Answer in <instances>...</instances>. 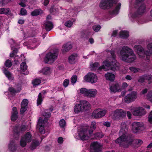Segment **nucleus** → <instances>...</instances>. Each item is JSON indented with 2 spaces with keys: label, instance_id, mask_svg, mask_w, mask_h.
Masks as SVG:
<instances>
[{
  "label": "nucleus",
  "instance_id": "59",
  "mask_svg": "<svg viewBox=\"0 0 152 152\" xmlns=\"http://www.w3.org/2000/svg\"><path fill=\"white\" fill-rule=\"evenodd\" d=\"M104 125L107 127H109L110 126V124L109 122H106L104 123Z\"/></svg>",
  "mask_w": 152,
  "mask_h": 152
},
{
  "label": "nucleus",
  "instance_id": "53",
  "mask_svg": "<svg viewBox=\"0 0 152 152\" xmlns=\"http://www.w3.org/2000/svg\"><path fill=\"white\" fill-rule=\"evenodd\" d=\"M5 64L6 66L10 67L12 65V62L10 60H7L6 61Z\"/></svg>",
  "mask_w": 152,
  "mask_h": 152
},
{
  "label": "nucleus",
  "instance_id": "26",
  "mask_svg": "<svg viewBox=\"0 0 152 152\" xmlns=\"http://www.w3.org/2000/svg\"><path fill=\"white\" fill-rule=\"evenodd\" d=\"M147 48L148 51L147 50L145 52V56L147 60H149L150 56H152V43H151L148 44L147 45Z\"/></svg>",
  "mask_w": 152,
  "mask_h": 152
},
{
  "label": "nucleus",
  "instance_id": "24",
  "mask_svg": "<svg viewBox=\"0 0 152 152\" xmlns=\"http://www.w3.org/2000/svg\"><path fill=\"white\" fill-rule=\"evenodd\" d=\"M111 92H119L121 91V87L118 83H116L113 84L110 88Z\"/></svg>",
  "mask_w": 152,
  "mask_h": 152
},
{
  "label": "nucleus",
  "instance_id": "22",
  "mask_svg": "<svg viewBox=\"0 0 152 152\" xmlns=\"http://www.w3.org/2000/svg\"><path fill=\"white\" fill-rule=\"evenodd\" d=\"M79 57L76 53H73L70 56L68 59L69 62L72 64H74L78 60Z\"/></svg>",
  "mask_w": 152,
  "mask_h": 152
},
{
  "label": "nucleus",
  "instance_id": "42",
  "mask_svg": "<svg viewBox=\"0 0 152 152\" xmlns=\"http://www.w3.org/2000/svg\"><path fill=\"white\" fill-rule=\"evenodd\" d=\"M147 99L152 103V91H149L146 96Z\"/></svg>",
  "mask_w": 152,
  "mask_h": 152
},
{
  "label": "nucleus",
  "instance_id": "34",
  "mask_svg": "<svg viewBox=\"0 0 152 152\" xmlns=\"http://www.w3.org/2000/svg\"><path fill=\"white\" fill-rule=\"evenodd\" d=\"M3 72L9 80H12L13 79V77L12 76V75L7 69H4L3 70Z\"/></svg>",
  "mask_w": 152,
  "mask_h": 152
},
{
  "label": "nucleus",
  "instance_id": "55",
  "mask_svg": "<svg viewBox=\"0 0 152 152\" xmlns=\"http://www.w3.org/2000/svg\"><path fill=\"white\" fill-rule=\"evenodd\" d=\"M130 70L132 72L136 73L138 72L139 69L134 67H131L129 68Z\"/></svg>",
  "mask_w": 152,
  "mask_h": 152
},
{
  "label": "nucleus",
  "instance_id": "20",
  "mask_svg": "<svg viewBox=\"0 0 152 152\" xmlns=\"http://www.w3.org/2000/svg\"><path fill=\"white\" fill-rule=\"evenodd\" d=\"M134 49L140 58H142L145 56V52L143 49L141 45H135L134 46Z\"/></svg>",
  "mask_w": 152,
  "mask_h": 152
},
{
  "label": "nucleus",
  "instance_id": "54",
  "mask_svg": "<svg viewBox=\"0 0 152 152\" xmlns=\"http://www.w3.org/2000/svg\"><path fill=\"white\" fill-rule=\"evenodd\" d=\"M69 82V81L68 79H65L64 81L63 85L65 87H66L68 85Z\"/></svg>",
  "mask_w": 152,
  "mask_h": 152
},
{
  "label": "nucleus",
  "instance_id": "62",
  "mask_svg": "<svg viewBox=\"0 0 152 152\" xmlns=\"http://www.w3.org/2000/svg\"><path fill=\"white\" fill-rule=\"evenodd\" d=\"M147 89H145L142 90V91L141 92V94H145L147 92Z\"/></svg>",
  "mask_w": 152,
  "mask_h": 152
},
{
  "label": "nucleus",
  "instance_id": "47",
  "mask_svg": "<svg viewBox=\"0 0 152 152\" xmlns=\"http://www.w3.org/2000/svg\"><path fill=\"white\" fill-rule=\"evenodd\" d=\"M73 24V23L72 21L71 20H68L65 22L64 25L65 26L70 28L72 26Z\"/></svg>",
  "mask_w": 152,
  "mask_h": 152
},
{
  "label": "nucleus",
  "instance_id": "27",
  "mask_svg": "<svg viewBox=\"0 0 152 152\" xmlns=\"http://www.w3.org/2000/svg\"><path fill=\"white\" fill-rule=\"evenodd\" d=\"M145 80H148L151 82L152 81V75H145L140 77L138 79V81L140 83H142Z\"/></svg>",
  "mask_w": 152,
  "mask_h": 152
},
{
  "label": "nucleus",
  "instance_id": "51",
  "mask_svg": "<svg viewBox=\"0 0 152 152\" xmlns=\"http://www.w3.org/2000/svg\"><path fill=\"white\" fill-rule=\"evenodd\" d=\"M94 135L96 138L99 139L102 138L103 136V134L102 132L97 133Z\"/></svg>",
  "mask_w": 152,
  "mask_h": 152
},
{
  "label": "nucleus",
  "instance_id": "63",
  "mask_svg": "<svg viewBox=\"0 0 152 152\" xmlns=\"http://www.w3.org/2000/svg\"><path fill=\"white\" fill-rule=\"evenodd\" d=\"M23 2V1H21V2L20 3H19V5L21 6L22 7H25L26 4Z\"/></svg>",
  "mask_w": 152,
  "mask_h": 152
},
{
  "label": "nucleus",
  "instance_id": "56",
  "mask_svg": "<svg viewBox=\"0 0 152 152\" xmlns=\"http://www.w3.org/2000/svg\"><path fill=\"white\" fill-rule=\"evenodd\" d=\"M20 13L21 15H26L27 14L26 10L25 9L22 8L20 10Z\"/></svg>",
  "mask_w": 152,
  "mask_h": 152
},
{
  "label": "nucleus",
  "instance_id": "14",
  "mask_svg": "<svg viewBox=\"0 0 152 152\" xmlns=\"http://www.w3.org/2000/svg\"><path fill=\"white\" fill-rule=\"evenodd\" d=\"M32 139V135L29 132L26 133L24 136L21 137L20 142V145L23 147L26 146L27 142L31 141Z\"/></svg>",
  "mask_w": 152,
  "mask_h": 152
},
{
  "label": "nucleus",
  "instance_id": "19",
  "mask_svg": "<svg viewBox=\"0 0 152 152\" xmlns=\"http://www.w3.org/2000/svg\"><path fill=\"white\" fill-rule=\"evenodd\" d=\"M52 72V69L48 66L42 67L38 72L39 73H42L43 75L49 76Z\"/></svg>",
  "mask_w": 152,
  "mask_h": 152
},
{
  "label": "nucleus",
  "instance_id": "50",
  "mask_svg": "<svg viewBox=\"0 0 152 152\" xmlns=\"http://www.w3.org/2000/svg\"><path fill=\"white\" fill-rule=\"evenodd\" d=\"M77 80V76L74 75L71 78V81L72 83L74 84L76 83Z\"/></svg>",
  "mask_w": 152,
  "mask_h": 152
},
{
  "label": "nucleus",
  "instance_id": "41",
  "mask_svg": "<svg viewBox=\"0 0 152 152\" xmlns=\"http://www.w3.org/2000/svg\"><path fill=\"white\" fill-rule=\"evenodd\" d=\"M43 98L41 93H40L38 95V98L37 100V105L40 104L42 101Z\"/></svg>",
  "mask_w": 152,
  "mask_h": 152
},
{
  "label": "nucleus",
  "instance_id": "39",
  "mask_svg": "<svg viewBox=\"0 0 152 152\" xmlns=\"http://www.w3.org/2000/svg\"><path fill=\"white\" fill-rule=\"evenodd\" d=\"M88 91V89L85 88H82L80 89V93L85 96L87 97Z\"/></svg>",
  "mask_w": 152,
  "mask_h": 152
},
{
  "label": "nucleus",
  "instance_id": "43",
  "mask_svg": "<svg viewBox=\"0 0 152 152\" xmlns=\"http://www.w3.org/2000/svg\"><path fill=\"white\" fill-rule=\"evenodd\" d=\"M99 64L98 62H95L94 63H91L90 64V66L92 69L94 70L99 66Z\"/></svg>",
  "mask_w": 152,
  "mask_h": 152
},
{
  "label": "nucleus",
  "instance_id": "57",
  "mask_svg": "<svg viewBox=\"0 0 152 152\" xmlns=\"http://www.w3.org/2000/svg\"><path fill=\"white\" fill-rule=\"evenodd\" d=\"M148 121L150 123L152 124V111L151 112L149 115Z\"/></svg>",
  "mask_w": 152,
  "mask_h": 152
},
{
  "label": "nucleus",
  "instance_id": "7",
  "mask_svg": "<svg viewBox=\"0 0 152 152\" xmlns=\"http://www.w3.org/2000/svg\"><path fill=\"white\" fill-rule=\"evenodd\" d=\"M90 104L85 100H80L78 103L75 104V106L74 111L75 113H78L87 110L91 108Z\"/></svg>",
  "mask_w": 152,
  "mask_h": 152
},
{
  "label": "nucleus",
  "instance_id": "36",
  "mask_svg": "<svg viewBox=\"0 0 152 152\" xmlns=\"http://www.w3.org/2000/svg\"><path fill=\"white\" fill-rule=\"evenodd\" d=\"M9 149L11 151H12L16 148V145L13 141H11L8 146Z\"/></svg>",
  "mask_w": 152,
  "mask_h": 152
},
{
  "label": "nucleus",
  "instance_id": "64",
  "mask_svg": "<svg viewBox=\"0 0 152 152\" xmlns=\"http://www.w3.org/2000/svg\"><path fill=\"white\" fill-rule=\"evenodd\" d=\"M149 20L150 21H152V9L150 12V16L149 18Z\"/></svg>",
  "mask_w": 152,
  "mask_h": 152
},
{
  "label": "nucleus",
  "instance_id": "61",
  "mask_svg": "<svg viewBox=\"0 0 152 152\" xmlns=\"http://www.w3.org/2000/svg\"><path fill=\"white\" fill-rule=\"evenodd\" d=\"M125 78L128 80H130L132 79V77L129 75H127L125 77Z\"/></svg>",
  "mask_w": 152,
  "mask_h": 152
},
{
  "label": "nucleus",
  "instance_id": "13",
  "mask_svg": "<svg viewBox=\"0 0 152 152\" xmlns=\"http://www.w3.org/2000/svg\"><path fill=\"white\" fill-rule=\"evenodd\" d=\"M106 113V110L98 108L94 111L91 116L95 118H100L104 116Z\"/></svg>",
  "mask_w": 152,
  "mask_h": 152
},
{
  "label": "nucleus",
  "instance_id": "2",
  "mask_svg": "<svg viewBox=\"0 0 152 152\" xmlns=\"http://www.w3.org/2000/svg\"><path fill=\"white\" fill-rule=\"evenodd\" d=\"M118 0H102L99 4L100 7L103 9H108L113 6H115V8L111 11L109 12L110 14L113 16L117 15L119 12L121 6V4L116 3Z\"/></svg>",
  "mask_w": 152,
  "mask_h": 152
},
{
  "label": "nucleus",
  "instance_id": "37",
  "mask_svg": "<svg viewBox=\"0 0 152 152\" xmlns=\"http://www.w3.org/2000/svg\"><path fill=\"white\" fill-rule=\"evenodd\" d=\"M120 37L123 38L128 37L129 36L128 32L127 31H122L120 33Z\"/></svg>",
  "mask_w": 152,
  "mask_h": 152
},
{
  "label": "nucleus",
  "instance_id": "46",
  "mask_svg": "<svg viewBox=\"0 0 152 152\" xmlns=\"http://www.w3.org/2000/svg\"><path fill=\"white\" fill-rule=\"evenodd\" d=\"M133 141V140L132 142ZM134 143L137 145V146H140L143 142V141L140 139H137L133 141Z\"/></svg>",
  "mask_w": 152,
  "mask_h": 152
},
{
  "label": "nucleus",
  "instance_id": "10",
  "mask_svg": "<svg viewBox=\"0 0 152 152\" xmlns=\"http://www.w3.org/2000/svg\"><path fill=\"white\" fill-rule=\"evenodd\" d=\"M137 97V91H133L127 94L124 97V101L127 103H129L134 101Z\"/></svg>",
  "mask_w": 152,
  "mask_h": 152
},
{
  "label": "nucleus",
  "instance_id": "15",
  "mask_svg": "<svg viewBox=\"0 0 152 152\" xmlns=\"http://www.w3.org/2000/svg\"><path fill=\"white\" fill-rule=\"evenodd\" d=\"M131 110L134 115L137 116L144 115L146 113L145 110L141 107H134L131 109Z\"/></svg>",
  "mask_w": 152,
  "mask_h": 152
},
{
  "label": "nucleus",
  "instance_id": "49",
  "mask_svg": "<svg viewBox=\"0 0 152 152\" xmlns=\"http://www.w3.org/2000/svg\"><path fill=\"white\" fill-rule=\"evenodd\" d=\"M101 28V26L100 25H94L93 27V30L96 32H98Z\"/></svg>",
  "mask_w": 152,
  "mask_h": 152
},
{
  "label": "nucleus",
  "instance_id": "6",
  "mask_svg": "<svg viewBox=\"0 0 152 152\" xmlns=\"http://www.w3.org/2000/svg\"><path fill=\"white\" fill-rule=\"evenodd\" d=\"M47 111V110H46L42 113V117L39 118L37 125V128L39 129L40 132L42 134H44L45 133V130L44 126L47 122L48 118L50 116V113Z\"/></svg>",
  "mask_w": 152,
  "mask_h": 152
},
{
  "label": "nucleus",
  "instance_id": "23",
  "mask_svg": "<svg viewBox=\"0 0 152 152\" xmlns=\"http://www.w3.org/2000/svg\"><path fill=\"white\" fill-rule=\"evenodd\" d=\"M21 89V86L20 85H18L16 87V90H15L14 88L11 87H10L8 89L9 93L12 96L14 94L19 92Z\"/></svg>",
  "mask_w": 152,
  "mask_h": 152
},
{
  "label": "nucleus",
  "instance_id": "3",
  "mask_svg": "<svg viewBox=\"0 0 152 152\" xmlns=\"http://www.w3.org/2000/svg\"><path fill=\"white\" fill-rule=\"evenodd\" d=\"M116 50H115V51ZM114 50L110 52L111 57L107 58V59L103 63V65L99 68V69H102L107 71L109 69L115 70L118 69V64L115 59V56L114 52L115 51Z\"/></svg>",
  "mask_w": 152,
  "mask_h": 152
},
{
  "label": "nucleus",
  "instance_id": "28",
  "mask_svg": "<svg viewBox=\"0 0 152 152\" xmlns=\"http://www.w3.org/2000/svg\"><path fill=\"white\" fill-rule=\"evenodd\" d=\"M20 72L23 74L27 75L28 74V72L27 69V66L25 62H23L20 66Z\"/></svg>",
  "mask_w": 152,
  "mask_h": 152
},
{
  "label": "nucleus",
  "instance_id": "21",
  "mask_svg": "<svg viewBox=\"0 0 152 152\" xmlns=\"http://www.w3.org/2000/svg\"><path fill=\"white\" fill-rule=\"evenodd\" d=\"M102 145L97 142H94L91 144V148L93 150L92 152H100Z\"/></svg>",
  "mask_w": 152,
  "mask_h": 152
},
{
  "label": "nucleus",
  "instance_id": "52",
  "mask_svg": "<svg viewBox=\"0 0 152 152\" xmlns=\"http://www.w3.org/2000/svg\"><path fill=\"white\" fill-rule=\"evenodd\" d=\"M28 107L21 106V108L20 110V113L21 114H23L27 110Z\"/></svg>",
  "mask_w": 152,
  "mask_h": 152
},
{
  "label": "nucleus",
  "instance_id": "40",
  "mask_svg": "<svg viewBox=\"0 0 152 152\" xmlns=\"http://www.w3.org/2000/svg\"><path fill=\"white\" fill-rule=\"evenodd\" d=\"M42 12V10H36L31 12V15L33 16H35L39 15Z\"/></svg>",
  "mask_w": 152,
  "mask_h": 152
},
{
  "label": "nucleus",
  "instance_id": "30",
  "mask_svg": "<svg viewBox=\"0 0 152 152\" xmlns=\"http://www.w3.org/2000/svg\"><path fill=\"white\" fill-rule=\"evenodd\" d=\"M45 28L48 31H50L53 27V24L52 22L50 20H46L45 23Z\"/></svg>",
  "mask_w": 152,
  "mask_h": 152
},
{
  "label": "nucleus",
  "instance_id": "48",
  "mask_svg": "<svg viewBox=\"0 0 152 152\" xmlns=\"http://www.w3.org/2000/svg\"><path fill=\"white\" fill-rule=\"evenodd\" d=\"M59 124L61 127H64L66 125V122L64 119H61L59 121Z\"/></svg>",
  "mask_w": 152,
  "mask_h": 152
},
{
  "label": "nucleus",
  "instance_id": "1",
  "mask_svg": "<svg viewBox=\"0 0 152 152\" xmlns=\"http://www.w3.org/2000/svg\"><path fill=\"white\" fill-rule=\"evenodd\" d=\"M128 131L127 128L125 126L122 127L119 132L120 136L115 140V143L120 147L124 148L127 147L131 145L133 139L128 136L127 133Z\"/></svg>",
  "mask_w": 152,
  "mask_h": 152
},
{
  "label": "nucleus",
  "instance_id": "60",
  "mask_svg": "<svg viewBox=\"0 0 152 152\" xmlns=\"http://www.w3.org/2000/svg\"><path fill=\"white\" fill-rule=\"evenodd\" d=\"M128 86V84L126 82H124L122 83V87L123 88H125Z\"/></svg>",
  "mask_w": 152,
  "mask_h": 152
},
{
  "label": "nucleus",
  "instance_id": "4",
  "mask_svg": "<svg viewBox=\"0 0 152 152\" xmlns=\"http://www.w3.org/2000/svg\"><path fill=\"white\" fill-rule=\"evenodd\" d=\"M96 126V123L93 121L92 122L90 127L86 126L80 128L78 130L79 138L83 140H88Z\"/></svg>",
  "mask_w": 152,
  "mask_h": 152
},
{
  "label": "nucleus",
  "instance_id": "31",
  "mask_svg": "<svg viewBox=\"0 0 152 152\" xmlns=\"http://www.w3.org/2000/svg\"><path fill=\"white\" fill-rule=\"evenodd\" d=\"M72 47V45L70 42H68L64 44L62 50L63 53L69 50Z\"/></svg>",
  "mask_w": 152,
  "mask_h": 152
},
{
  "label": "nucleus",
  "instance_id": "45",
  "mask_svg": "<svg viewBox=\"0 0 152 152\" xmlns=\"http://www.w3.org/2000/svg\"><path fill=\"white\" fill-rule=\"evenodd\" d=\"M11 0H0V6H4L10 1Z\"/></svg>",
  "mask_w": 152,
  "mask_h": 152
},
{
  "label": "nucleus",
  "instance_id": "33",
  "mask_svg": "<svg viewBox=\"0 0 152 152\" xmlns=\"http://www.w3.org/2000/svg\"><path fill=\"white\" fill-rule=\"evenodd\" d=\"M11 11L9 8H0V14L9 15L10 14Z\"/></svg>",
  "mask_w": 152,
  "mask_h": 152
},
{
  "label": "nucleus",
  "instance_id": "17",
  "mask_svg": "<svg viewBox=\"0 0 152 152\" xmlns=\"http://www.w3.org/2000/svg\"><path fill=\"white\" fill-rule=\"evenodd\" d=\"M144 124L142 122H134L132 124V130L133 133H136L143 127Z\"/></svg>",
  "mask_w": 152,
  "mask_h": 152
},
{
  "label": "nucleus",
  "instance_id": "12",
  "mask_svg": "<svg viewBox=\"0 0 152 152\" xmlns=\"http://www.w3.org/2000/svg\"><path fill=\"white\" fill-rule=\"evenodd\" d=\"M84 79L86 82L91 83H94L97 82L98 78L96 74L92 73H89L84 76Z\"/></svg>",
  "mask_w": 152,
  "mask_h": 152
},
{
  "label": "nucleus",
  "instance_id": "8",
  "mask_svg": "<svg viewBox=\"0 0 152 152\" xmlns=\"http://www.w3.org/2000/svg\"><path fill=\"white\" fill-rule=\"evenodd\" d=\"M9 42L11 45L12 50L10 54V57H14L15 58L17 59V60H15V64H18L19 62L18 59L19 58V57L16 55L18 51V49L16 48L17 46V44L12 39H10Z\"/></svg>",
  "mask_w": 152,
  "mask_h": 152
},
{
  "label": "nucleus",
  "instance_id": "35",
  "mask_svg": "<svg viewBox=\"0 0 152 152\" xmlns=\"http://www.w3.org/2000/svg\"><path fill=\"white\" fill-rule=\"evenodd\" d=\"M40 142L37 140H33L31 145L30 146V148L32 149H34L38 146Z\"/></svg>",
  "mask_w": 152,
  "mask_h": 152
},
{
  "label": "nucleus",
  "instance_id": "58",
  "mask_svg": "<svg viewBox=\"0 0 152 152\" xmlns=\"http://www.w3.org/2000/svg\"><path fill=\"white\" fill-rule=\"evenodd\" d=\"M63 142V138L61 137H59L58 139V142L59 143H62Z\"/></svg>",
  "mask_w": 152,
  "mask_h": 152
},
{
  "label": "nucleus",
  "instance_id": "16",
  "mask_svg": "<svg viewBox=\"0 0 152 152\" xmlns=\"http://www.w3.org/2000/svg\"><path fill=\"white\" fill-rule=\"evenodd\" d=\"M126 112L122 109H117L113 112L111 114L113 118L115 119L123 118L125 116Z\"/></svg>",
  "mask_w": 152,
  "mask_h": 152
},
{
  "label": "nucleus",
  "instance_id": "18",
  "mask_svg": "<svg viewBox=\"0 0 152 152\" xmlns=\"http://www.w3.org/2000/svg\"><path fill=\"white\" fill-rule=\"evenodd\" d=\"M39 40L34 39L30 40L29 44L27 45V48L31 49H34L40 44Z\"/></svg>",
  "mask_w": 152,
  "mask_h": 152
},
{
  "label": "nucleus",
  "instance_id": "25",
  "mask_svg": "<svg viewBox=\"0 0 152 152\" xmlns=\"http://www.w3.org/2000/svg\"><path fill=\"white\" fill-rule=\"evenodd\" d=\"M87 97L90 98L95 97L97 94V91L94 88L88 89Z\"/></svg>",
  "mask_w": 152,
  "mask_h": 152
},
{
  "label": "nucleus",
  "instance_id": "29",
  "mask_svg": "<svg viewBox=\"0 0 152 152\" xmlns=\"http://www.w3.org/2000/svg\"><path fill=\"white\" fill-rule=\"evenodd\" d=\"M18 113L17 111V108L16 107H14L12 108V114L11 116V120L13 121H15L18 118Z\"/></svg>",
  "mask_w": 152,
  "mask_h": 152
},
{
  "label": "nucleus",
  "instance_id": "32",
  "mask_svg": "<svg viewBox=\"0 0 152 152\" xmlns=\"http://www.w3.org/2000/svg\"><path fill=\"white\" fill-rule=\"evenodd\" d=\"M105 77L106 80L111 81H113L115 77L114 74L111 73H107L105 74Z\"/></svg>",
  "mask_w": 152,
  "mask_h": 152
},
{
  "label": "nucleus",
  "instance_id": "38",
  "mask_svg": "<svg viewBox=\"0 0 152 152\" xmlns=\"http://www.w3.org/2000/svg\"><path fill=\"white\" fill-rule=\"evenodd\" d=\"M41 83V80L40 78H35L33 80L32 83L34 86L39 85Z\"/></svg>",
  "mask_w": 152,
  "mask_h": 152
},
{
  "label": "nucleus",
  "instance_id": "9",
  "mask_svg": "<svg viewBox=\"0 0 152 152\" xmlns=\"http://www.w3.org/2000/svg\"><path fill=\"white\" fill-rule=\"evenodd\" d=\"M57 52L49 53L46 54L44 62L46 64H51L57 59Z\"/></svg>",
  "mask_w": 152,
  "mask_h": 152
},
{
  "label": "nucleus",
  "instance_id": "44",
  "mask_svg": "<svg viewBox=\"0 0 152 152\" xmlns=\"http://www.w3.org/2000/svg\"><path fill=\"white\" fill-rule=\"evenodd\" d=\"M28 100L27 99H24L21 103V106L28 107Z\"/></svg>",
  "mask_w": 152,
  "mask_h": 152
},
{
  "label": "nucleus",
  "instance_id": "11",
  "mask_svg": "<svg viewBox=\"0 0 152 152\" xmlns=\"http://www.w3.org/2000/svg\"><path fill=\"white\" fill-rule=\"evenodd\" d=\"M27 129V126L26 125H16L14 128L13 131L15 138L17 140L19 138V133L20 132H23L25 131Z\"/></svg>",
  "mask_w": 152,
  "mask_h": 152
},
{
  "label": "nucleus",
  "instance_id": "5",
  "mask_svg": "<svg viewBox=\"0 0 152 152\" xmlns=\"http://www.w3.org/2000/svg\"><path fill=\"white\" fill-rule=\"evenodd\" d=\"M120 59L124 61L132 62L136 59V56L133 50L126 46H123L119 53Z\"/></svg>",
  "mask_w": 152,
  "mask_h": 152
}]
</instances>
